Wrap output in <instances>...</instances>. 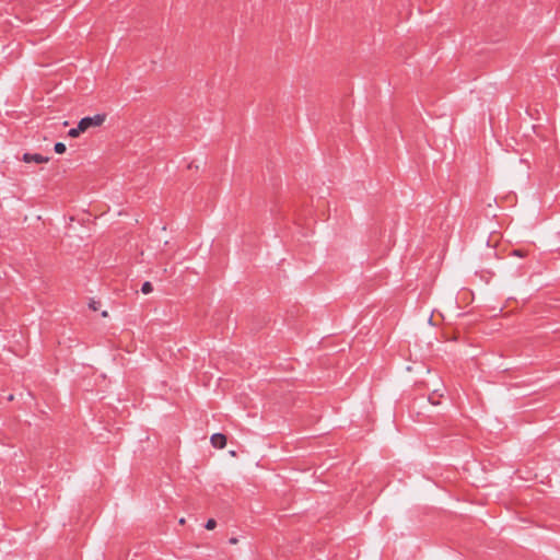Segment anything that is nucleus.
<instances>
[{"instance_id": "1", "label": "nucleus", "mask_w": 560, "mask_h": 560, "mask_svg": "<svg viewBox=\"0 0 560 560\" xmlns=\"http://www.w3.org/2000/svg\"><path fill=\"white\" fill-rule=\"evenodd\" d=\"M105 114H96L92 117H84L79 121L80 129H83V131L85 132L89 128L101 127L105 122Z\"/></svg>"}, {"instance_id": "2", "label": "nucleus", "mask_w": 560, "mask_h": 560, "mask_svg": "<svg viewBox=\"0 0 560 560\" xmlns=\"http://www.w3.org/2000/svg\"><path fill=\"white\" fill-rule=\"evenodd\" d=\"M211 445L215 448H224L226 445V436L222 433H214L210 438Z\"/></svg>"}, {"instance_id": "3", "label": "nucleus", "mask_w": 560, "mask_h": 560, "mask_svg": "<svg viewBox=\"0 0 560 560\" xmlns=\"http://www.w3.org/2000/svg\"><path fill=\"white\" fill-rule=\"evenodd\" d=\"M23 161L25 163H31V162H35V163H47L49 161V158L47 156H44V155H40V154H31V153H25L23 155Z\"/></svg>"}, {"instance_id": "4", "label": "nucleus", "mask_w": 560, "mask_h": 560, "mask_svg": "<svg viewBox=\"0 0 560 560\" xmlns=\"http://www.w3.org/2000/svg\"><path fill=\"white\" fill-rule=\"evenodd\" d=\"M83 131V129H80V122L78 124L77 128H72L69 130L68 136L71 138H78Z\"/></svg>"}, {"instance_id": "5", "label": "nucleus", "mask_w": 560, "mask_h": 560, "mask_svg": "<svg viewBox=\"0 0 560 560\" xmlns=\"http://www.w3.org/2000/svg\"><path fill=\"white\" fill-rule=\"evenodd\" d=\"M152 290H153L152 284L149 281H147L142 284L141 291L143 294H149L152 292Z\"/></svg>"}, {"instance_id": "6", "label": "nucleus", "mask_w": 560, "mask_h": 560, "mask_svg": "<svg viewBox=\"0 0 560 560\" xmlns=\"http://www.w3.org/2000/svg\"><path fill=\"white\" fill-rule=\"evenodd\" d=\"M55 152H56V153H58V154H62V153H65V152H66V145H65V143H62V142H57V143L55 144Z\"/></svg>"}, {"instance_id": "7", "label": "nucleus", "mask_w": 560, "mask_h": 560, "mask_svg": "<svg viewBox=\"0 0 560 560\" xmlns=\"http://www.w3.org/2000/svg\"><path fill=\"white\" fill-rule=\"evenodd\" d=\"M100 306H101V303L98 301H95V300H91L90 303H89V307L91 310H93V311H98Z\"/></svg>"}, {"instance_id": "8", "label": "nucleus", "mask_w": 560, "mask_h": 560, "mask_svg": "<svg viewBox=\"0 0 560 560\" xmlns=\"http://www.w3.org/2000/svg\"><path fill=\"white\" fill-rule=\"evenodd\" d=\"M215 526H217V522H215V520H213V518L208 520V522L206 523V528H207L208 530H212V529H214V528H215Z\"/></svg>"}, {"instance_id": "9", "label": "nucleus", "mask_w": 560, "mask_h": 560, "mask_svg": "<svg viewBox=\"0 0 560 560\" xmlns=\"http://www.w3.org/2000/svg\"><path fill=\"white\" fill-rule=\"evenodd\" d=\"M515 256L523 257L524 254L521 250H514L513 253Z\"/></svg>"}, {"instance_id": "10", "label": "nucleus", "mask_w": 560, "mask_h": 560, "mask_svg": "<svg viewBox=\"0 0 560 560\" xmlns=\"http://www.w3.org/2000/svg\"><path fill=\"white\" fill-rule=\"evenodd\" d=\"M237 542H238L237 538H231V539H230V544L235 545V544H237Z\"/></svg>"}, {"instance_id": "11", "label": "nucleus", "mask_w": 560, "mask_h": 560, "mask_svg": "<svg viewBox=\"0 0 560 560\" xmlns=\"http://www.w3.org/2000/svg\"><path fill=\"white\" fill-rule=\"evenodd\" d=\"M102 316H103V317H108V312H107V311H103V312H102Z\"/></svg>"}, {"instance_id": "12", "label": "nucleus", "mask_w": 560, "mask_h": 560, "mask_svg": "<svg viewBox=\"0 0 560 560\" xmlns=\"http://www.w3.org/2000/svg\"><path fill=\"white\" fill-rule=\"evenodd\" d=\"M178 522L180 525H184L186 523V520L184 517H182Z\"/></svg>"}, {"instance_id": "13", "label": "nucleus", "mask_w": 560, "mask_h": 560, "mask_svg": "<svg viewBox=\"0 0 560 560\" xmlns=\"http://www.w3.org/2000/svg\"><path fill=\"white\" fill-rule=\"evenodd\" d=\"M230 455L233 456V457L236 456L235 451H230Z\"/></svg>"}, {"instance_id": "14", "label": "nucleus", "mask_w": 560, "mask_h": 560, "mask_svg": "<svg viewBox=\"0 0 560 560\" xmlns=\"http://www.w3.org/2000/svg\"><path fill=\"white\" fill-rule=\"evenodd\" d=\"M10 401L14 399V396L13 395H10L9 398H8Z\"/></svg>"}]
</instances>
